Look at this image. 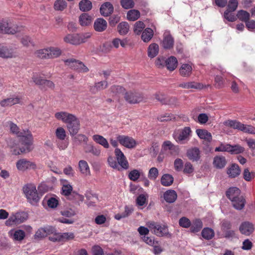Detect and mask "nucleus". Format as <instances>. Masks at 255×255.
Masks as SVG:
<instances>
[{
	"instance_id": "nucleus-1",
	"label": "nucleus",
	"mask_w": 255,
	"mask_h": 255,
	"mask_svg": "<svg viewBox=\"0 0 255 255\" xmlns=\"http://www.w3.org/2000/svg\"><path fill=\"white\" fill-rule=\"evenodd\" d=\"M9 126L10 131L19 138V141L21 144L19 149L14 148L11 151L12 154L16 155L31 151L33 147L32 136L31 132L28 130H19L18 127L12 123H10Z\"/></svg>"
},
{
	"instance_id": "nucleus-2",
	"label": "nucleus",
	"mask_w": 255,
	"mask_h": 255,
	"mask_svg": "<svg viewBox=\"0 0 255 255\" xmlns=\"http://www.w3.org/2000/svg\"><path fill=\"white\" fill-rule=\"evenodd\" d=\"M55 118L67 125V128L71 136L76 135L80 129V121L74 114L65 111L55 114Z\"/></svg>"
},
{
	"instance_id": "nucleus-3",
	"label": "nucleus",
	"mask_w": 255,
	"mask_h": 255,
	"mask_svg": "<svg viewBox=\"0 0 255 255\" xmlns=\"http://www.w3.org/2000/svg\"><path fill=\"white\" fill-rule=\"evenodd\" d=\"M23 193L30 204L34 205L39 200L40 198L36 188L33 184H27L23 187Z\"/></svg>"
},
{
	"instance_id": "nucleus-4",
	"label": "nucleus",
	"mask_w": 255,
	"mask_h": 255,
	"mask_svg": "<svg viewBox=\"0 0 255 255\" xmlns=\"http://www.w3.org/2000/svg\"><path fill=\"white\" fill-rule=\"evenodd\" d=\"M116 139L117 141H113V146L117 147L118 146V142L128 148H133L136 145V141L132 137L128 136L117 135Z\"/></svg>"
},
{
	"instance_id": "nucleus-5",
	"label": "nucleus",
	"mask_w": 255,
	"mask_h": 255,
	"mask_svg": "<svg viewBox=\"0 0 255 255\" xmlns=\"http://www.w3.org/2000/svg\"><path fill=\"white\" fill-rule=\"evenodd\" d=\"M28 218V215L24 212H18L12 214L5 222V225L8 226L16 225L25 221Z\"/></svg>"
},
{
	"instance_id": "nucleus-6",
	"label": "nucleus",
	"mask_w": 255,
	"mask_h": 255,
	"mask_svg": "<svg viewBox=\"0 0 255 255\" xmlns=\"http://www.w3.org/2000/svg\"><path fill=\"white\" fill-rule=\"evenodd\" d=\"M191 133V128L189 127H185L183 129L175 132L173 134V137L178 143L184 144L189 140Z\"/></svg>"
},
{
	"instance_id": "nucleus-7",
	"label": "nucleus",
	"mask_w": 255,
	"mask_h": 255,
	"mask_svg": "<svg viewBox=\"0 0 255 255\" xmlns=\"http://www.w3.org/2000/svg\"><path fill=\"white\" fill-rule=\"evenodd\" d=\"M146 225L151 232L159 237H163L168 234V229L166 226L160 225L154 222H148Z\"/></svg>"
},
{
	"instance_id": "nucleus-8",
	"label": "nucleus",
	"mask_w": 255,
	"mask_h": 255,
	"mask_svg": "<svg viewBox=\"0 0 255 255\" xmlns=\"http://www.w3.org/2000/svg\"><path fill=\"white\" fill-rule=\"evenodd\" d=\"M17 169L21 171L27 170L35 169L36 168V165L35 162L25 158H22L18 160L16 163Z\"/></svg>"
},
{
	"instance_id": "nucleus-9",
	"label": "nucleus",
	"mask_w": 255,
	"mask_h": 255,
	"mask_svg": "<svg viewBox=\"0 0 255 255\" xmlns=\"http://www.w3.org/2000/svg\"><path fill=\"white\" fill-rule=\"evenodd\" d=\"M115 158L119 164L124 169H128L129 168L128 162L122 151L116 147L114 151Z\"/></svg>"
},
{
	"instance_id": "nucleus-10",
	"label": "nucleus",
	"mask_w": 255,
	"mask_h": 255,
	"mask_svg": "<svg viewBox=\"0 0 255 255\" xmlns=\"http://www.w3.org/2000/svg\"><path fill=\"white\" fill-rule=\"evenodd\" d=\"M226 195L228 198L231 201L233 206H236L240 208L241 206L237 205L236 203V198L241 195L240 190L236 187L230 188L226 192Z\"/></svg>"
},
{
	"instance_id": "nucleus-11",
	"label": "nucleus",
	"mask_w": 255,
	"mask_h": 255,
	"mask_svg": "<svg viewBox=\"0 0 255 255\" xmlns=\"http://www.w3.org/2000/svg\"><path fill=\"white\" fill-rule=\"evenodd\" d=\"M16 56V53L12 48L0 44V57L7 59L15 57Z\"/></svg>"
},
{
	"instance_id": "nucleus-12",
	"label": "nucleus",
	"mask_w": 255,
	"mask_h": 255,
	"mask_svg": "<svg viewBox=\"0 0 255 255\" xmlns=\"http://www.w3.org/2000/svg\"><path fill=\"white\" fill-rule=\"evenodd\" d=\"M55 232V228L51 226H46L39 228L35 234V238L41 239L50 235Z\"/></svg>"
},
{
	"instance_id": "nucleus-13",
	"label": "nucleus",
	"mask_w": 255,
	"mask_h": 255,
	"mask_svg": "<svg viewBox=\"0 0 255 255\" xmlns=\"http://www.w3.org/2000/svg\"><path fill=\"white\" fill-rule=\"evenodd\" d=\"M125 99L129 104H136L142 100V97L140 94L131 92L126 93Z\"/></svg>"
},
{
	"instance_id": "nucleus-14",
	"label": "nucleus",
	"mask_w": 255,
	"mask_h": 255,
	"mask_svg": "<svg viewBox=\"0 0 255 255\" xmlns=\"http://www.w3.org/2000/svg\"><path fill=\"white\" fill-rule=\"evenodd\" d=\"M239 230L242 234L249 236L254 231V225L249 222H243L240 225Z\"/></svg>"
},
{
	"instance_id": "nucleus-15",
	"label": "nucleus",
	"mask_w": 255,
	"mask_h": 255,
	"mask_svg": "<svg viewBox=\"0 0 255 255\" xmlns=\"http://www.w3.org/2000/svg\"><path fill=\"white\" fill-rule=\"evenodd\" d=\"M17 31V28L15 29L10 27L7 21L1 20L0 21V33L13 34Z\"/></svg>"
},
{
	"instance_id": "nucleus-16",
	"label": "nucleus",
	"mask_w": 255,
	"mask_h": 255,
	"mask_svg": "<svg viewBox=\"0 0 255 255\" xmlns=\"http://www.w3.org/2000/svg\"><path fill=\"white\" fill-rule=\"evenodd\" d=\"M8 236L14 241L20 242L25 236V232L22 230H11L8 232Z\"/></svg>"
},
{
	"instance_id": "nucleus-17",
	"label": "nucleus",
	"mask_w": 255,
	"mask_h": 255,
	"mask_svg": "<svg viewBox=\"0 0 255 255\" xmlns=\"http://www.w3.org/2000/svg\"><path fill=\"white\" fill-rule=\"evenodd\" d=\"M193 70L192 64L191 63L182 64L179 68V73L182 77H188L191 76Z\"/></svg>"
},
{
	"instance_id": "nucleus-18",
	"label": "nucleus",
	"mask_w": 255,
	"mask_h": 255,
	"mask_svg": "<svg viewBox=\"0 0 255 255\" xmlns=\"http://www.w3.org/2000/svg\"><path fill=\"white\" fill-rule=\"evenodd\" d=\"M93 26L95 31L102 32L106 29L107 22L102 18H98L95 20Z\"/></svg>"
},
{
	"instance_id": "nucleus-19",
	"label": "nucleus",
	"mask_w": 255,
	"mask_h": 255,
	"mask_svg": "<svg viewBox=\"0 0 255 255\" xmlns=\"http://www.w3.org/2000/svg\"><path fill=\"white\" fill-rule=\"evenodd\" d=\"M20 98L18 96H12L11 97L3 99L0 102V105L2 107L11 106L19 103Z\"/></svg>"
},
{
	"instance_id": "nucleus-20",
	"label": "nucleus",
	"mask_w": 255,
	"mask_h": 255,
	"mask_svg": "<svg viewBox=\"0 0 255 255\" xmlns=\"http://www.w3.org/2000/svg\"><path fill=\"white\" fill-rule=\"evenodd\" d=\"M187 156L190 160L197 161L200 158V151L197 147L190 148L187 151Z\"/></svg>"
},
{
	"instance_id": "nucleus-21",
	"label": "nucleus",
	"mask_w": 255,
	"mask_h": 255,
	"mask_svg": "<svg viewBox=\"0 0 255 255\" xmlns=\"http://www.w3.org/2000/svg\"><path fill=\"white\" fill-rule=\"evenodd\" d=\"M241 169L238 164L233 163L227 168V173L231 178H235L240 174Z\"/></svg>"
},
{
	"instance_id": "nucleus-22",
	"label": "nucleus",
	"mask_w": 255,
	"mask_h": 255,
	"mask_svg": "<svg viewBox=\"0 0 255 255\" xmlns=\"http://www.w3.org/2000/svg\"><path fill=\"white\" fill-rule=\"evenodd\" d=\"M174 44V39L172 36L168 33H164L161 42V45L164 49H170Z\"/></svg>"
},
{
	"instance_id": "nucleus-23",
	"label": "nucleus",
	"mask_w": 255,
	"mask_h": 255,
	"mask_svg": "<svg viewBox=\"0 0 255 255\" xmlns=\"http://www.w3.org/2000/svg\"><path fill=\"white\" fill-rule=\"evenodd\" d=\"M100 12L104 17L110 16L112 14V3L110 2H105L103 3L100 8Z\"/></svg>"
},
{
	"instance_id": "nucleus-24",
	"label": "nucleus",
	"mask_w": 255,
	"mask_h": 255,
	"mask_svg": "<svg viewBox=\"0 0 255 255\" xmlns=\"http://www.w3.org/2000/svg\"><path fill=\"white\" fill-rule=\"evenodd\" d=\"M93 20V17L88 13H83L79 17L80 24L82 26H87L90 25Z\"/></svg>"
},
{
	"instance_id": "nucleus-25",
	"label": "nucleus",
	"mask_w": 255,
	"mask_h": 255,
	"mask_svg": "<svg viewBox=\"0 0 255 255\" xmlns=\"http://www.w3.org/2000/svg\"><path fill=\"white\" fill-rule=\"evenodd\" d=\"M196 133L200 139H204L207 142H211L212 139L211 133L206 129H197Z\"/></svg>"
},
{
	"instance_id": "nucleus-26",
	"label": "nucleus",
	"mask_w": 255,
	"mask_h": 255,
	"mask_svg": "<svg viewBox=\"0 0 255 255\" xmlns=\"http://www.w3.org/2000/svg\"><path fill=\"white\" fill-rule=\"evenodd\" d=\"M78 168L80 172L85 176H89L91 174L89 166L87 162L81 160L78 163Z\"/></svg>"
},
{
	"instance_id": "nucleus-27",
	"label": "nucleus",
	"mask_w": 255,
	"mask_h": 255,
	"mask_svg": "<svg viewBox=\"0 0 255 255\" xmlns=\"http://www.w3.org/2000/svg\"><path fill=\"white\" fill-rule=\"evenodd\" d=\"M227 161L225 157L222 156H216L213 160V165L217 168H223L226 165Z\"/></svg>"
},
{
	"instance_id": "nucleus-28",
	"label": "nucleus",
	"mask_w": 255,
	"mask_h": 255,
	"mask_svg": "<svg viewBox=\"0 0 255 255\" xmlns=\"http://www.w3.org/2000/svg\"><path fill=\"white\" fill-rule=\"evenodd\" d=\"M176 192L173 190H168L163 194V197L166 202L171 203L175 202L177 199Z\"/></svg>"
},
{
	"instance_id": "nucleus-29",
	"label": "nucleus",
	"mask_w": 255,
	"mask_h": 255,
	"mask_svg": "<svg viewBox=\"0 0 255 255\" xmlns=\"http://www.w3.org/2000/svg\"><path fill=\"white\" fill-rule=\"evenodd\" d=\"M177 60L174 56H170L166 59L165 66L169 71H172L174 70L177 66Z\"/></svg>"
},
{
	"instance_id": "nucleus-30",
	"label": "nucleus",
	"mask_w": 255,
	"mask_h": 255,
	"mask_svg": "<svg viewBox=\"0 0 255 255\" xmlns=\"http://www.w3.org/2000/svg\"><path fill=\"white\" fill-rule=\"evenodd\" d=\"M178 86L184 89H198L203 88L202 84L195 82H183L179 84Z\"/></svg>"
},
{
	"instance_id": "nucleus-31",
	"label": "nucleus",
	"mask_w": 255,
	"mask_h": 255,
	"mask_svg": "<svg viewBox=\"0 0 255 255\" xmlns=\"http://www.w3.org/2000/svg\"><path fill=\"white\" fill-rule=\"evenodd\" d=\"M159 52V46L157 44L153 43L150 44L148 47L147 54L149 57H155Z\"/></svg>"
},
{
	"instance_id": "nucleus-32",
	"label": "nucleus",
	"mask_w": 255,
	"mask_h": 255,
	"mask_svg": "<svg viewBox=\"0 0 255 255\" xmlns=\"http://www.w3.org/2000/svg\"><path fill=\"white\" fill-rule=\"evenodd\" d=\"M84 150L86 153H91L93 155L99 156L101 154L100 148L94 146L93 145L89 144L84 147Z\"/></svg>"
},
{
	"instance_id": "nucleus-33",
	"label": "nucleus",
	"mask_w": 255,
	"mask_h": 255,
	"mask_svg": "<svg viewBox=\"0 0 255 255\" xmlns=\"http://www.w3.org/2000/svg\"><path fill=\"white\" fill-rule=\"evenodd\" d=\"M79 7L82 11H89L92 8V3L89 0H82L79 3Z\"/></svg>"
},
{
	"instance_id": "nucleus-34",
	"label": "nucleus",
	"mask_w": 255,
	"mask_h": 255,
	"mask_svg": "<svg viewBox=\"0 0 255 255\" xmlns=\"http://www.w3.org/2000/svg\"><path fill=\"white\" fill-rule=\"evenodd\" d=\"M92 138L96 142L102 145L106 148H108L110 146L107 139L102 135L95 134L92 136Z\"/></svg>"
},
{
	"instance_id": "nucleus-35",
	"label": "nucleus",
	"mask_w": 255,
	"mask_h": 255,
	"mask_svg": "<svg viewBox=\"0 0 255 255\" xmlns=\"http://www.w3.org/2000/svg\"><path fill=\"white\" fill-rule=\"evenodd\" d=\"M64 41L73 45H79L78 34H67L64 37Z\"/></svg>"
},
{
	"instance_id": "nucleus-36",
	"label": "nucleus",
	"mask_w": 255,
	"mask_h": 255,
	"mask_svg": "<svg viewBox=\"0 0 255 255\" xmlns=\"http://www.w3.org/2000/svg\"><path fill=\"white\" fill-rule=\"evenodd\" d=\"M142 175L143 172L142 170L133 169L129 172L128 177L131 181H136Z\"/></svg>"
},
{
	"instance_id": "nucleus-37",
	"label": "nucleus",
	"mask_w": 255,
	"mask_h": 255,
	"mask_svg": "<svg viewBox=\"0 0 255 255\" xmlns=\"http://www.w3.org/2000/svg\"><path fill=\"white\" fill-rule=\"evenodd\" d=\"M174 178L173 176L169 174H164L161 178V183L164 186H169L173 182Z\"/></svg>"
},
{
	"instance_id": "nucleus-38",
	"label": "nucleus",
	"mask_w": 255,
	"mask_h": 255,
	"mask_svg": "<svg viewBox=\"0 0 255 255\" xmlns=\"http://www.w3.org/2000/svg\"><path fill=\"white\" fill-rule=\"evenodd\" d=\"M153 35V30L150 28H146L142 32L141 39L144 42H147L152 38Z\"/></svg>"
},
{
	"instance_id": "nucleus-39",
	"label": "nucleus",
	"mask_w": 255,
	"mask_h": 255,
	"mask_svg": "<svg viewBox=\"0 0 255 255\" xmlns=\"http://www.w3.org/2000/svg\"><path fill=\"white\" fill-rule=\"evenodd\" d=\"M202 237L207 240L212 239L215 236L214 231L210 228H204L201 232Z\"/></svg>"
},
{
	"instance_id": "nucleus-40",
	"label": "nucleus",
	"mask_w": 255,
	"mask_h": 255,
	"mask_svg": "<svg viewBox=\"0 0 255 255\" xmlns=\"http://www.w3.org/2000/svg\"><path fill=\"white\" fill-rule=\"evenodd\" d=\"M140 12L136 9L129 10L127 14V19L129 21H135L140 17Z\"/></svg>"
},
{
	"instance_id": "nucleus-41",
	"label": "nucleus",
	"mask_w": 255,
	"mask_h": 255,
	"mask_svg": "<svg viewBox=\"0 0 255 255\" xmlns=\"http://www.w3.org/2000/svg\"><path fill=\"white\" fill-rule=\"evenodd\" d=\"M108 85L106 81H101L95 84V86L90 88V91L93 93H96L98 91L103 90L107 88Z\"/></svg>"
},
{
	"instance_id": "nucleus-42",
	"label": "nucleus",
	"mask_w": 255,
	"mask_h": 255,
	"mask_svg": "<svg viewBox=\"0 0 255 255\" xmlns=\"http://www.w3.org/2000/svg\"><path fill=\"white\" fill-rule=\"evenodd\" d=\"M190 231L193 233H197L200 231L203 227L202 222L199 219H196L190 226Z\"/></svg>"
},
{
	"instance_id": "nucleus-43",
	"label": "nucleus",
	"mask_w": 255,
	"mask_h": 255,
	"mask_svg": "<svg viewBox=\"0 0 255 255\" xmlns=\"http://www.w3.org/2000/svg\"><path fill=\"white\" fill-rule=\"evenodd\" d=\"M117 28L121 35H125L128 32L129 26L128 22L124 21L119 23Z\"/></svg>"
},
{
	"instance_id": "nucleus-44",
	"label": "nucleus",
	"mask_w": 255,
	"mask_h": 255,
	"mask_svg": "<svg viewBox=\"0 0 255 255\" xmlns=\"http://www.w3.org/2000/svg\"><path fill=\"white\" fill-rule=\"evenodd\" d=\"M49 58H54L60 55L61 51L57 47H50L47 48Z\"/></svg>"
},
{
	"instance_id": "nucleus-45",
	"label": "nucleus",
	"mask_w": 255,
	"mask_h": 255,
	"mask_svg": "<svg viewBox=\"0 0 255 255\" xmlns=\"http://www.w3.org/2000/svg\"><path fill=\"white\" fill-rule=\"evenodd\" d=\"M67 6V3L65 0H56L54 3V8L57 11H63Z\"/></svg>"
},
{
	"instance_id": "nucleus-46",
	"label": "nucleus",
	"mask_w": 255,
	"mask_h": 255,
	"mask_svg": "<svg viewBox=\"0 0 255 255\" xmlns=\"http://www.w3.org/2000/svg\"><path fill=\"white\" fill-rule=\"evenodd\" d=\"M62 193L65 196L69 195L73 189L72 186L66 180H62Z\"/></svg>"
},
{
	"instance_id": "nucleus-47",
	"label": "nucleus",
	"mask_w": 255,
	"mask_h": 255,
	"mask_svg": "<svg viewBox=\"0 0 255 255\" xmlns=\"http://www.w3.org/2000/svg\"><path fill=\"white\" fill-rule=\"evenodd\" d=\"M245 148L239 144L231 145L230 144L229 152L232 154H237L243 153Z\"/></svg>"
},
{
	"instance_id": "nucleus-48",
	"label": "nucleus",
	"mask_w": 255,
	"mask_h": 255,
	"mask_svg": "<svg viewBox=\"0 0 255 255\" xmlns=\"http://www.w3.org/2000/svg\"><path fill=\"white\" fill-rule=\"evenodd\" d=\"M224 124L226 126L240 130L242 123L236 120H228L225 121Z\"/></svg>"
},
{
	"instance_id": "nucleus-49",
	"label": "nucleus",
	"mask_w": 255,
	"mask_h": 255,
	"mask_svg": "<svg viewBox=\"0 0 255 255\" xmlns=\"http://www.w3.org/2000/svg\"><path fill=\"white\" fill-rule=\"evenodd\" d=\"M237 17L240 20L246 22L250 19V14L248 12L245 10H240L238 11Z\"/></svg>"
},
{
	"instance_id": "nucleus-50",
	"label": "nucleus",
	"mask_w": 255,
	"mask_h": 255,
	"mask_svg": "<svg viewBox=\"0 0 255 255\" xmlns=\"http://www.w3.org/2000/svg\"><path fill=\"white\" fill-rule=\"evenodd\" d=\"M240 130L246 133L255 134V127L252 125L242 124Z\"/></svg>"
},
{
	"instance_id": "nucleus-51",
	"label": "nucleus",
	"mask_w": 255,
	"mask_h": 255,
	"mask_svg": "<svg viewBox=\"0 0 255 255\" xmlns=\"http://www.w3.org/2000/svg\"><path fill=\"white\" fill-rule=\"evenodd\" d=\"M92 35V33L90 32L78 34L79 45L86 42L91 37Z\"/></svg>"
},
{
	"instance_id": "nucleus-52",
	"label": "nucleus",
	"mask_w": 255,
	"mask_h": 255,
	"mask_svg": "<svg viewBox=\"0 0 255 255\" xmlns=\"http://www.w3.org/2000/svg\"><path fill=\"white\" fill-rule=\"evenodd\" d=\"M145 27V24L141 21L136 22L134 25L133 31L137 34L139 35Z\"/></svg>"
},
{
	"instance_id": "nucleus-53",
	"label": "nucleus",
	"mask_w": 255,
	"mask_h": 255,
	"mask_svg": "<svg viewBox=\"0 0 255 255\" xmlns=\"http://www.w3.org/2000/svg\"><path fill=\"white\" fill-rule=\"evenodd\" d=\"M158 174L159 172L157 168L156 167H152L149 170L148 177L150 180H154L157 178Z\"/></svg>"
},
{
	"instance_id": "nucleus-54",
	"label": "nucleus",
	"mask_w": 255,
	"mask_h": 255,
	"mask_svg": "<svg viewBox=\"0 0 255 255\" xmlns=\"http://www.w3.org/2000/svg\"><path fill=\"white\" fill-rule=\"evenodd\" d=\"M62 216L70 218L76 214V211L72 208H66L61 211Z\"/></svg>"
},
{
	"instance_id": "nucleus-55",
	"label": "nucleus",
	"mask_w": 255,
	"mask_h": 255,
	"mask_svg": "<svg viewBox=\"0 0 255 255\" xmlns=\"http://www.w3.org/2000/svg\"><path fill=\"white\" fill-rule=\"evenodd\" d=\"M236 203L237 205L241 206L240 208H237L236 206H233L236 209L241 210H242L245 206L246 203V200L244 198V196L242 195L240 196L239 197L236 199Z\"/></svg>"
},
{
	"instance_id": "nucleus-56",
	"label": "nucleus",
	"mask_w": 255,
	"mask_h": 255,
	"mask_svg": "<svg viewBox=\"0 0 255 255\" xmlns=\"http://www.w3.org/2000/svg\"><path fill=\"white\" fill-rule=\"evenodd\" d=\"M255 173L254 172H250L248 168L245 169L243 172L244 178L247 181L252 180L255 177Z\"/></svg>"
},
{
	"instance_id": "nucleus-57",
	"label": "nucleus",
	"mask_w": 255,
	"mask_h": 255,
	"mask_svg": "<svg viewBox=\"0 0 255 255\" xmlns=\"http://www.w3.org/2000/svg\"><path fill=\"white\" fill-rule=\"evenodd\" d=\"M174 168L177 171H180L183 169V161L181 158H177L174 160Z\"/></svg>"
},
{
	"instance_id": "nucleus-58",
	"label": "nucleus",
	"mask_w": 255,
	"mask_h": 255,
	"mask_svg": "<svg viewBox=\"0 0 255 255\" xmlns=\"http://www.w3.org/2000/svg\"><path fill=\"white\" fill-rule=\"evenodd\" d=\"M56 135L58 138L61 140H64L66 137V132L65 129L62 128H58L56 130Z\"/></svg>"
},
{
	"instance_id": "nucleus-59",
	"label": "nucleus",
	"mask_w": 255,
	"mask_h": 255,
	"mask_svg": "<svg viewBox=\"0 0 255 255\" xmlns=\"http://www.w3.org/2000/svg\"><path fill=\"white\" fill-rule=\"evenodd\" d=\"M179 225L185 228H187L190 227L191 222L189 219L186 217H182L180 219L179 221Z\"/></svg>"
},
{
	"instance_id": "nucleus-60",
	"label": "nucleus",
	"mask_w": 255,
	"mask_h": 255,
	"mask_svg": "<svg viewBox=\"0 0 255 255\" xmlns=\"http://www.w3.org/2000/svg\"><path fill=\"white\" fill-rule=\"evenodd\" d=\"M209 120V117L206 114H200L197 117V122L199 124H205Z\"/></svg>"
},
{
	"instance_id": "nucleus-61",
	"label": "nucleus",
	"mask_w": 255,
	"mask_h": 255,
	"mask_svg": "<svg viewBox=\"0 0 255 255\" xmlns=\"http://www.w3.org/2000/svg\"><path fill=\"white\" fill-rule=\"evenodd\" d=\"M122 6L125 9H129L134 6V3L133 0H121Z\"/></svg>"
},
{
	"instance_id": "nucleus-62",
	"label": "nucleus",
	"mask_w": 255,
	"mask_h": 255,
	"mask_svg": "<svg viewBox=\"0 0 255 255\" xmlns=\"http://www.w3.org/2000/svg\"><path fill=\"white\" fill-rule=\"evenodd\" d=\"M238 5V1L237 0H230L228 4V8L227 10L234 11L236 10Z\"/></svg>"
},
{
	"instance_id": "nucleus-63",
	"label": "nucleus",
	"mask_w": 255,
	"mask_h": 255,
	"mask_svg": "<svg viewBox=\"0 0 255 255\" xmlns=\"http://www.w3.org/2000/svg\"><path fill=\"white\" fill-rule=\"evenodd\" d=\"M232 11L226 10L224 14L225 18L229 21L233 22L237 19V17L232 13Z\"/></svg>"
},
{
	"instance_id": "nucleus-64",
	"label": "nucleus",
	"mask_w": 255,
	"mask_h": 255,
	"mask_svg": "<svg viewBox=\"0 0 255 255\" xmlns=\"http://www.w3.org/2000/svg\"><path fill=\"white\" fill-rule=\"evenodd\" d=\"M183 168V172L185 174H191L194 171V167L192 164L189 162H186Z\"/></svg>"
}]
</instances>
